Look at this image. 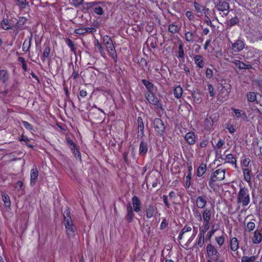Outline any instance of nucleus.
I'll list each match as a JSON object with an SVG mask.
<instances>
[{"label":"nucleus","instance_id":"nucleus-43","mask_svg":"<svg viewBox=\"0 0 262 262\" xmlns=\"http://www.w3.org/2000/svg\"><path fill=\"white\" fill-rule=\"evenodd\" d=\"M183 93V90L180 85L177 86L173 89V95L177 99L181 98Z\"/></svg>","mask_w":262,"mask_h":262},{"label":"nucleus","instance_id":"nucleus-33","mask_svg":"<svg viewBox=\"0 0 262 262\" xmlns=\"http://www.w3.org/2000/svg\"><path fill=\"white\" fill-rule=\"evenodd\" d=\"M142 82L147 89V91L145 93H149L155 91V86L152 83L146 79H142Z\"/></svg>","mask_w":262,"mask_h":262},{"label":"nucleus","instance_id":"nucleus-59","mask_svg":"<svg viewBox=\"0 0 262 262\" xmlns=\"http://www.w3.org/2000/svg\"><path fill=\"white\" fill-rule=\"evenodd\" d=\"M185 16L189 21H193L195 19L194 14L191 11H186L185 12Z\"/></svg>","mask_w":262,"mask_h":262},{"label":"nucleus","instance_id":"nucleus-40","mask_svg":"<svg viewBox=\"0 0 262 262\" xmlns=\"http://www.w3.org/2000/svg\"><path fill=\"white\" fill-rule=\"evenodd\" d=\"M210 227V223L203 222L202 226L199 227V234L205 236V233L208 231Z\"/></svg>","mask_w":262,"mask_h":262},{"label":"nucleus","instance_id":"nucleus-63","mask_svg":"<svg viewBox=\"0 0 262 262\" xmlns=\"http://www.w3.org/2000/svg\"><path fill=\"white\" fill-rule=\"evenodd\" d=\"M24 127L28 130H31L33 129V126L31 124L26 121H22Z\"/></svg>","mask_w":262,"mask_h":262},{"label":"nucleus","instance_id":"nucleus-53","mask_svg":"<svg viewBox=\"0 0 262 262\" xmlns=\"http://www.w3.org/2000/svg\"><path fill=\"white\" fill-rule=\"evenodd\" d=\"M73 73L71 76L74 80H76L79 77V67L75 66L73 67Z\"/></svg>","mask_w":262,"mask_h":262},{"label":"nucleus","instance_id":"nucleus-24","mask_svg":"<svg viewBox=\"0 0 262 262\" xmlns=\"http://www.w3.org/2000/svg\"><path fill=\"white\" fill-rule=\"evenodd\" d=\"M262 241V234L261 231L256 230L253 232V236L252 237L253 244L258 245Z\"/></svg>","mask_w":262,"mask_h":262},{"label":"nucleus","instance_id":"nucleus-11","mask_svg":"<svg viewBox=\"0 0 262 262\" xmlns=\"http://www.w3.org/2000/svg\"><path fill=\"white\" fill-rule=\"evenodd\" d=\"M229 41L232 44L231 49L234 52H239L245 47V43L241 39H238L234 42H232L230 40Z\"/></svg>","mask_w":262,"mask_h":262},{"label":"nucleus","instance_id":"nucleus-6","mask_svg":"<svg viewBox=\"0 0 262 262\" xmlns=\"http://www.w3.org/2000/svg\"><path fill=\"white\" fill-rule=\"evenodd\" d=\"M206 257L208 258L212 259L213 261H216L219 260L220 256V252L218 251L215 246L210 243L206 246Z\"/></svg>","mask_w":262,"mask_h":262},{"label":"nucleus","instance_id":"nucleus-23","mask_svg":"<svg viewBox=\"0 0 262 262\" xmlns=\"http://www.w3.org/2000/svg\"><path fill=\"white\" fill-rule=\"evenodd\" d=\"M148 149L147 143L144 140H142L139 145V155L140 156L144 157L147 153Z\"/></svg>","mask_w":262,"mask_h":262},{"label":"nucleus","instance_id":"nucleus-38","mask_svg":"<svg viewBox=\"0 0 262 262\" xmlns=\"http://www.w3.org/2000/svg\"><path fill=\"white\" fill-rule=\"evenodd\" d=\"M194 7L195 11L199 13L202 14L203 12L206 13V11H208L209 10V9L206 8L205 6L201 5L196 2H194Z\"/></svg>","mask_w":262,"mask_h":262},{"label":"nucleus","instance_id":"nucleus-5","mask_svg":"<svg viewBox=\"0 0 262 262\" xmlns=\"http://www.w3.org/2000/svg\"><path fill=\"white\" fill-rule=\"evenodd\" d=\"M15 20L11 16L6 15L0 23V28L5 30H15Z\"/></svg>","mask_w":262,"mask_h":262},{"label":"nucleus","instance_id":"nucleus-9","mask_svg":"<svg viewBox=\"0 0 262 262\" xmlns=\"http://www.w3.org/2000/svg\"><path fill=\"white\" fill-rule=\"evenodd\" d=\"M100 3L97 2H93L85 3L84 5L86 6L85 8L86 9H91L95 14L102 15L104 14V10L103 7L100 5Z\"/></svg>","mask_w":262,"mask_h":262},{"label":"nucleus","instance_id":"nucleus-16","mask_svg":"<svg viewBox=\"0 0 262 262\" xmlns=\"http://www.w3.org/2000/svg\"><path fill=\"white\" fill-rule=\"evenodd\" d=\"M244 180L247 182L249 185L251 184V180L252 176V168H245L242 169Z\"/></svg>","mask_w":262,"mask_h":262},{"label":"nucleus","instance_id":"nucleus-45","mask_svg":"<svg viewBox=\"0 0 262 262\" xmlns=\"http://www.w3.org/2000/svg\"><path fill=\"white\" fill-rule=\"evenodd\" d=\"M94 46L98 50V51L100 53L101 56L104 58L105 57L106 54L104 52V48L102 47L101 44L99 42L98 40H96V42L95 43Z\"/></svg>","mask_w":262,"mask_h":262},{"label":"nucleus","instance_id":"nucleus-35","mask_svg":"<svg viewBox=\"0 0 262 262\" xmlns=\"http://www.w3.org/2000/svg\"><path fill=\"white\" fill-rule=\"evenodd\" d=\"M16 21V19H14ZM27 21V18L25 17H20L19 19L16 22L15 21V30H22L24 29V25L26 24Z\"/></svg>","mask_w":262,"mask_h":262},{"label":"nucleus","instance_id":"nucleus-21","mask_svg":"<svg viewBox=\"0 0 262 262\" xmlns=\"http://www.w3.org/2000/svg\"><path fill=\"white\" fill-rule=\"evenodd\" d=\"M132 201L133 210L137 213L139 212L141 210V202L139 198L137 196H134L132 199Z\"/></svg>","mask_w":262,"mask_h":262},{"label":"nucleus","instance_id":"nucleus-44","mask_svg":"<svg viewBox=\"0 0 262 262\" xmlns=\"http://www.w3.org/2000/svg\"><path fill=\"white\" fill-rule=\"evenodd\" d=\"M3 201L6 208H10L11 206V201L9 196L6 193L2 194Z\"/></svg>","mask_w":262,"mask_h":262},{"label":"nucleus","instance_id":"nucleus-19","mask_svg":"<svg viewBox=\"0 0 262 262\" xmlns=\"http://www.w3.org/2000/svg\"><path fill=\"white\" fill-rule=\"evenodd\" d=\"M229 247L231 251H237L239 247V241L236 237H232L229 239Z\"/></svg>","mask_w":262,"mask_h":262},{"label":"nucleus","instance_id":"nucleus-8","mask_svg":"<svg viewBox=\"0 0 262 262\" xmlns=\"http://www.w3.org/2000/svg\"><path fill=\"white\" fill-rule=\"evenodd\" d=\"M153 125L156 134L162 136L165 132V126L163 121L160 118H156L153 121Z\"/></svg>","mask_w":262,"mask_h":262},{"label":"nucleus","instance_id":"nucleus-29","mask_svg":"<svg viewBox=\"0 0 262 262\" xmlns=\"http://www.w3.org/2000/svg\"><path fill=\"white\" fill-rule=\"evenodd\" d=\"M232 63H234L235 67L239 70L250 69L252 68L251 64H247L239 60H233Z\"/></svg>","mask_w":262,"mask_h":262},{"label":"nucleus","instance_id":"nucleus-37","mask_svg":"<svg viewBox=\"0 0 262 262\" xmlns=\"http://www.w3.org/2000/svg\"><path fill=\"white\" fill-rule=\"evenodd\" d=\"M207 170V166L206 164L201 163L198 167L196 170V176L198 177H201L206 172Z\"/></svg>","mask_w":262,"mask_h":262},{"label":"nucleus","instance_id":"nucleus-18","mask_svg":"<svg viewBox=\"0 0 262 262\" xmlns=\"http://www.w3.org/2000/svg\"><path fill=\"white\" fill-rule=\"evenodd\" d=\"M196 205L199 209H205L207 204V199L205 195L199 196L196 199Z\"/></svg>","mask_w":262,"mask_h":262},{"label":"nucleus","instance_id":"nucleus-27","mask_svg":"<svg viewBox=\"0 0 262 262\" xmlns=\"http://www.w3.org/2000/svg\"><path fill=\"white\" fill-rule=\"evenodd\" d=\"M192 228L191 226L190 225L186 224L185 226L183 227L182 230H181L179 235L178 237V239L180 242L181 240H182L184 235H185L187 233L191 231Z\"/></svg>","mask_w":262,"mask_h":262},{"label":"nucleus","instance_id":"nucleus-14","mask_svg":"<svg viewBox=\"0 0 262 262\" xmlns=\"http://www.w3.org/2000/svg\"><path fill=\"white\" fill-rule=\"evenodd\" d=\"M196 138L197 136L192 131L187 133L184 137L185 140L189 145H194L196 142Z\"/></svg>","mask_w":262,"mask_h":262},{"label":"nucleus","instance_id":"nucleus-3","mask_svg":"<svg viewBox=\"0 0 262 262\" xmlns=\"http://www.w3.org/2000/svg\"><path fill=\"white\" fill-rule=\"evenodd\" d=\"M103 43L105 46L108 55L113 59L115 63L118 61V56L115 46L111 37L105 35L102 37Z\"/></svg>","mask_w":262,"mask_h":262},{"label":"nucleus","instance_id":"nucleus-17","mask_svg":"<svg viewBox=\"0 0 262 262\" xmlns=\"http://www.w3.org/2000/svg\"><path fill=\"white\" fill-rule=\"evenodd\" d=\"M202 215V221L205 223H210L212 215L211 209L209 208H205L203 209Z\"/></svg>","mask_w":262,"mask_h":262},{"label":"nucleus","instance_id":"nucleus-50","mask_svg":"<svg viewBox=\"0 0 262 262\" xmlns=\"http://www.w3.org/2000/svg\"><path fill=\"white\" fill-rule=\"evenodd\" d=\"M247 98L249 102H253L256 99V95L255 92H250L247 94Z\"/></svg>","mask_w":262,"mask_h":262},{"label":"nucleus","instance_id":"nucleus-4","mask_svg":"<svg viewBox=\"0 0 262 262\" xmlns=\"http://www.w3.org/2000/svg\"><path fill=\"white\" fill-rule=\"evenodd\" d=\"M66 215L64 216V225L66 229V234L68 238H73L75 235L76 227L70 216V211L67 210Z\"/></svg>","mask_w":262,"mask_h":262},{"label":"nucleus","instance_id":"nucleus-49","mask_svg":"<svg viewBox=\"0 0 262 262\" xmlns=\"http://www.w3.org/2000/svg\"><path fill=\"white\" fill-rule=\"evenodd\" d=\"M191 179L192 175L190 174H187L185 178V183L184 186L186 189L189 188L191 185Z\"/></svg>","mask_w":262,"mask_h":262},{"label":"nucleus","instance_id":"nucleus-39","mask_svg":"<svg viewBox=\"0 0 262 262\" xmlns=\"http://www.w3.org/2000/svg\"><path fill=\"white\" fill-rule=\"evenodd\" d=\"M222 89L221 90V92L225 93V96L228 97V94L231 91V85L229 82H225L224 84H221Z\"/></svg>","mask_w":262,"mask_h":262},{"label":"nucleus","instance_id":"nucleus-2","mask_svg":"<svg viewBox=\"0 0 262 262\" xmlns=\"http://www.w3.org/2000/svg\"><path fill=\"white\" fill-rule=\"evenodd\" d=\"M226 171L225 169L217 168L211 174L208 180V185L211 189L214 190L216 189V183L225 179Z\"/></svg>","mask_w":262,"mask_h":262},{"label":"nucleus","instance_id":"nucleus-25","mask_svg":"<svg viewBox=\"0 0 262 262\" xmlns=\"http://www.w3.org/2000/svg\"><path fill=\"white\" fill-rule=\"evenodd\" d=\"M193 61L196 67L202 69L204 67L205 62L203 57L201 55H196L193 57Z\"/></svg>","mask_w":262,"mask_h":262},{"label":"nucleus","instance_id":"nucleus-56","mask_svg":"<svg viewBox=\"0 0 262 262\" xmlns=\"http://www.w3.org/2000/svg\"><path fill=\"white\" fill-rule=\"evenodd\" d=\"M66 43L70 48L71 51L73 52H75L76 51L75 45L73 41L71 39H70L69 38H67L66 39Z\"/></svg>","mask_w":262,"mask_h":262},{"label":"nucleus","instance_id":"nucleus-32","mask_svg":"<svg viewBox=\"0 0 262 262\" xmlns=\"http://www.w3.org/2000/svg\"><path fill=\"white\" fill-rule=\"evenodd\" d=\"M157 207L155 206L150 205L146 210V217L147 219L151 218L157 212Z\"/></svg>","mask_w":262,"mask_h":262},{"label":"nucleus","instance_id":"nucleus-64","mask_svg":"<svg viewBox=\"0 0 262 262\" xmlns=\"http://www.w3.org/2000/svg\"><path fill=\"white\" fill-rule=\"evenodd\" d=\"M206 77L208 79H211L213 77V71L212 70L208 68L206 71Z\"/></svg>","mask_w":262,"mask_h":262},{"label":"nucleus","instance_id":"nucleus-48","mask_svg":"<svg viewBox=\"0 0 262 262\" xmlns=\"http://www.w3.org/2000/svg\"><path fill=\"white\" fill-rule=\"evenodd\" d=\"M192 212L195 219L200 222H202V211L200 212L198 210L194 209H192Z\"/></svg>","mask_w":262,"mask_h":262},{"label":"nucleus","instance_id":"nucleus-13","mask_svg":"<svg viewBox=\"0 0 262 262\" xmlns=\"http://www.w3.org/2000/svg\"><path fill=\"white\" fill-rule=\"evenodd\" d=\"M38 177V170L36 165H34L30 171V182L31 186H33L36 184Z\"/></svg>","mask_w":262,"mask_h":262},{"label":"nucleus","instance_id":"nucleus-54","mask_svg":"<svg viewBox=\"0 0 262 262\" xmlns=\"http://www.w3.org/2000/svg\"><path fill=\"white\" fill-rule=\"evenodd\" d=\"M251 160L249 158H246L241 161V165L245 168H249L251 167Z\"/></svg>","mask_w":262,"mask_h":262},{"label":"nucleus","instance_id":"nucleus-22","mask_svg":"<svg viewBox=\"0 0 262 262\" xmlns=\"http://www.w3.org/2000/svg\"><path fill=\"white\" fill-rule=\"evenodd\" d=\"M204 243L205 236L199 233L193 245V248L198 249L201 248L203 247Z\"/></svg>","mask_w":262,"mask_h":262},{"label":"nucleus","instance_id":"nucleus-62","mask_svg":"<svg viewBox=\"0 0 262 262\" xmlns=\"http://www.w3.org/2000/svg\"><path fill=\"white\" fill-rule=\"evenodd\" d=\"M73 154L74 155L75 158L79 161H81V154L79 149L73 150L72 151Z\"/></svg>","mask_w":262,"mask_h":262},{"label":"nucleus","instance_id":"nucleus-15","mask_svg":"<svg viewBox=\"0 0 262 262\" xmlns=\"http://www.w3.org/2000/svg\"><path fill=\"white\" fill-rule=\"evenodd\" d=\"M138 123V138L142 139L145 136L144 134V126L143 121V119L141 117H138L137 118Z\"/></svg>","mask_w":262,"mask_h":262},{"label":"nucleus","instance_id":"nucleus-26","mask_svg":"<svg viewBox=\"0 0 262 262\" xmlns=\"http://www.w3.org/2000/svg\"><path fill=\"white\" fill-rule=\"evenodd\" d=\"M229 163L232 165L235 168H237L236 158L234 157L232 154H227L225 158L224 163Z\"/></svg>","mask_w":262,"mask_h":262},{"label":"nucleus","instance_id":"nucleus-1","mask_svg":"<svg viewBox=\"0 0 262 262\" xmlns=\"http://www.w3.org/2000/svg\"><path fill=\"white\" fill-rule=\"evenodd\" d=\"M250 190L245 186H239V191L236 195V202L244 207L250 203Z\"/></svg>","mask_w":262,"mask_h":262},{"label":"nucleus","instance_id":"nucleus-47","mask_svg":"<svg viewBox=\"0 0 262 262\" xmlns=\"http://www.w3.org/2000/svg\"><path fill=\"white\" fill-rule=\"evenodd\" d=\"M257 50L255 48L250 49L246 53V58L249 59L253 58L257 54Z\"/></svg>","mask_w":262,"mask_h":262},{"label":"nucleus","instance_id":"nucleus-41","mask_svg":"<svg viewBox=\"0 0 262 262\" xmlns=\"http://www.w3.org/2000/svg\"><path fill=\"white\" fill-rule=\"evenodd\" d=\"M176 56L180 60H184V51L183 49V45L180 44L178 46V50L176 52Z\"/></svg>","mask_w":262,"mask_h":262},{"label":"nucleus","instance_id":"nucleus-34","mask_svg":"<svg viewBox=\"0 0 262 262\" xmlns=\"http://www.w3.org/2000/svg\"><path fill=\"white\" fill-rule=\"evenodd\" d=\"M32 39V35L29 36L24 41L23 45V51L25 52H27L29 51L30 47L31 46V41Z\"/></svg>","mask_w":262,"mask_h":262},{"label":"nucleus","instance_id":"nucleus-28","mask_svg":"<svg viewBox=\"0 0 262 262\" xmlns=\"http://www.w3.org/2000/svg\"><path fill=\"white\" fill-rule=\"evenodd\" d=\"M231 110L234 113V115L237 118H243L245 120L248 119L247 115L245 111L234 107H231Z\"/></svg>","mask_w":262,"mask_h":262},{"label":"nucleus","instance_id":"nucleus-7","mask_svg":"<svg viewBox=\"0 0 262 262\" xmlns=\"http://www.w3.org/2000/svg\"><path fill=\"white\" fill-rule=\"evenodd\" d=\"M145 97L147 101L150 104L154 105L156 107V108L159 109L162 108V104L160 102L155 92L149 93H145Z\"/></svg>","mask_w":262,"mask_h":262},{"label":"nucleus","instance_id":"nucleus-20","mask_svg":"<svg viewBox=\"0 0 262 262\" xmlns=\"http://www.w3.org/2000/svg\"><path fill=\"white\" fill-rule=\"evenodd\" d=\"M126 211L127 213L125 216V219L128 223H132L134 221L135 214L134 213V210H133V207L130 204H128L127 206Z\"/></svg>","mask_w":262,"mask_h":262},{"label":"nucleus","instance_id":"nucleus-36","mask_svg":"<svg viewBox=\"0 0 262 262\" xmlns=\"http://www.w3.org/2000/svg\"><path fill=\"white\" fill-rule=\"evenodd\" d=\"M195 32V31L193 32L191 30L185 31V38L187 42L189 43H192L193 42Z\"/></svg>","mask_w":262,"mask_h":262},{"label":"nucleus","instance_id":"nucleus-60","mask_svg":"<svg viewBox=\"0 0 262 262\" xmlns=\"http://www.w3.org/2000/svg\"><path fill=\"white\" fill-rule=\"evenodd\" d=\"M42 5L52 6L56 3V0H40Z\"/></svg>","mask_w":262,"mask_h":262},{"label":"nucleus","instance_id":"nucleus-10","mask_svg":"<svg viewBox=\"0 0 262 262\" xmlns=\"http://www.w3.org/2000/svg\"><path fill=\"white\" fill-rule=\"evenodd\" d=\"M216 9L222 12L220 13L222 16H226L229 12V5L228 3L225 1H220L216 6Z\"/></svg>","mask_w":262,"mask_h":262},{"label":"nucleus","instance_id":"nucleus-46","mask_svg":"<svg viewBox=\"0 0 262 262\" xmlns=\"http://www.w3.org/2000/svg\"><path fill=\"white\" fill-rule=\"evenodd\" d=\"M15 6L20 9H24L28 5L27 0H15Z\"/></svg>","mask_w":262,"mask_h":262},{"label":"nucleus","instance_id":"nucleus-42","mask_svg":"<svg viewBox=\"0 0 262 262\" xmlns=\"http://www.w3.org/2000/svg\"><path fill=\"white\" fill-rule=\"evenodd\" d=\"M45 48L43 51V55L42 57H41V60L44 62L46 58H48L49 57L50 53V48L49 45H44Z\"/></svg>","mask_w":262,"mask_h":262},{"label":"nucleus","instance_id":"nucleus-57","mask_svg":"<svg viewBox=\"0 0 262 262\" xmlns=\"http://www.w3.org/2000/svg\"><path fill=\"white\" fill-rule=\"evenodd\" d=\"M214 227V226H213L211 229V230H209L207 232L206 235V240L210 241L212 236L213 235V234H214V233L215 232V231L217 230V229H215Z\"/></svg>","mask_w":262,"mask_h":262},{"label":"nucleus","instance_id":"nucleus-51","mask_svg":"<svg viewBox=\"0 0 262 262\" xmlns=\"http://www.w3.org/2000/svg\"><path fill=\"white\" fill-rule=\"evenodd\" d=\"M256 259V256L252 255L251 256H243L241 258V262H254Z\"/></svg>","mask_w":262,"mask_h":262},{"label":"nucleus","instance_id":"nucleus-31","mask_svg":"<svg viewBox=\"0 0 262 262\" xmlns=\"http://www.w3.org/2000/svg\"><path fill=\"white\" fill-rule=\"evenodd\" d=\"M10 75L7 70H0V81L3 84H6L9 80Z\"/></svg>","mask_w":262,"mask_h":262},{"label":"nucleus","instance_id":"nucleus-55","mask_svg":"<svg viewBox=\"0 0 262 262\" xmlns=\"http://www.w3.org/2000/svg\"><path fill=\"white\" fill-rule=\"evenodd\" d=\"M215 240L219 246H222L225 243V238L224 235H222L221 236H216Z\"/></svg>","mask_w":262,"mask_h":262},{"label":"nucleus","instance_id":"nucleus-12","mask_svg":"<svg viewBox=\"0 0 262 262\" xmlns=\"http://www.w3.org/2000/svg\"><path fill=\"white\" fill-rule=\"evenodd\" d=\"M213 115L212 114L208 116V114H207L206 118L204 119L203 126L205 130L210 131L211 129L214 122L213 118Z\"/></svg>","mask_w":262,"mask_h":262},{"label":"nucleus","instance_id":"nucleus-52","mask_svg":"<svg viewBox=\"0 0 262 262\" xmlns=\"http://www.w3.org/2000/svg\"><path fill=\"white\" fill-rule=\"evenodd\" d=\"M179 28L178 25L171 24L169 25L168 31L171 33H176L179 32Z\"/></svg>","mask_w":262,"mask_h":262},{"label":"nucleus","instance_id":"nucleus-61","mask_svg":"<svg viewBox=\"0 0 262 262\" xmlns=\"http://www.w3.org/2000/svg\"><path fill=\"white\" fill-rule=\"evenodd\" d=\"M207 90L210 97H214L215 93L214 92V88L211 84H208Z\"/></svg>","mask_w":262,"mask_h":262},{"label":"nucleus","instance_id":"nucleus-58","mask_svg":"<svg viewBox=\"0 0 262 262\" xmlns=\"http://www.w3.org/2000/svg\"><path fill=\"white\" fill-rule=\"evenodd\" d=\"M255 227V224L254 222H249L247 224L246 230L248 232L253 231Z\"/></svg>","mask_w":262,"mask_h":262},{"label":"nucleus","instance_id":"nucleus-30","mask_svg":"<svg viewBox=\"0 0 262 262\" xmlns=\"http://www.w3.org/2000/svg\"><path fill=\"white\" fill-rule=\"evenodd\" d=\"M236 2L239 5L245 8H248L254 6L256 0H236Z\"/></svg>","mask_w":262,"mask_h":262}]
</instances>
